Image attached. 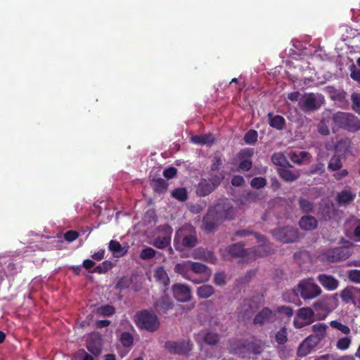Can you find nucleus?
Here are the masks:
<instances>
[{
    "label": "nucleus",
    "instance_id": "ea45409f",
    "mask_svg": "<svg viewBox=\"0 0 360 360\" xmlns=\"http://www.w3.org/2000/svg\"><path fill=\"white\" fill-rule=\"evenodd\" d=\"M342 167V160L338 155H333L328 164V169L330 171L335 172L340 170Z\"/></svg>",
    "mask_w": 360,
    "mask_h": 360
},
{
    "label": "nucleus",
    "instance_id": "e2e57ef3",
    "mask_svg": "<svg viewBox=\"0 0 360 360\" xmlns=\"http://www.w3.org/2000/svg\"><path fill=\"white\" fill-rule=\"evenodd\" d=\"M244 310V313L243 314V316L244 319H248L250 318L255 312L252 307L251 306L250 304V301L249 300H245L244 302V304L243 306V307H246Z\"/></svg>",
    "mask_w": 360,
    "mask_h": 360
},
{
    "label": "nucleus",
    "instance_id": "423d86ee",
    "mask_svg": "<svg viewBox=\"0 0 360 360\" xmlns=\"http://www.w3.org/2000/svg\"><path fill=\"white\" fill-rule=\"evenodd\" d=\"M164 347L172 354L188 356L193 349V345L189 339L181 340L179 341H166Z\"/></svg>",
    "mask_w": 360,
    "mask_h": 360
},
{
    "label": "nucleus",
    "instance_id": "f8f14e48",
    "mask_svg": "<svg viewBox=\"0 0 360 360\" xmlns=\"http://www.w3.org/2000/svg\"><path fill=\"white\" fill-rule=\"evenodd\" d=\"M324 91L328 94L331 100L338 103L341 107L347 103V93L342 89H336L333 86H327Z\"/></svg>",
    "mask_w": 360,
    "mask_h": 360
},
{
    "label": "nucleus",
    "instance_id": "a878e982",
    "mask_svg": "<svg viewBox=\"0 0 360 360\" xmlns=\"http://www.w3.org/2000/svg\"><path fill=\"white\" fill-rule=\"evenodd\" d=\"M297 317L306 322L307 324H311L314 321V312L310 307H302L298 309Z\"/></svg>",
    "mask_w": 360,
    "mask_h": 360
},
{
    "label": "nucleus",
    "instance_id": "7c9ffc66",
    "mask_svg": "<svg viewBox=\"0 0 360 360\" xmlns=\"http://www.w3.org/2000/svg\"><path fill=\"white\" fill-rule=\"evenodd\" d=\"M169 235L155 238L153 245L158 249H164L169 245L171 242L172 229L168 226Z\"/></svg>",
    "mask_w": 360,
    "mask_h": 360
},
{
    "label": "nucleus",
    "instance_id": "9b49d317",
    "mask_svg": "<svg viewBox=\"0 0 360 360\" xmlns=\"http://www.w3.org/2000/svg\"><path fill=\"white\" fill-rule=\"evenodd\" d=\"M299 106L302 111L307 112L318 110L321 105L317 101L315 94L310 93L300 100Z\"/></svg>",
    "mask_w": 360,
    "mask_h": 360
},
{
    "label": "nucleus",
    "instance_id": "20e7f679",
    "mask_svg": "<svg viewBox=\"0 0 360 360\" xmlns=\"http://www.w3.org/2000/svg\"><path fill=\"white\" fill-rule=\"evenodd\" d=\"M198 243L195 233H186V230L179 229L174 238V246L176 250L182 252L186 249H191Z\"/></svg>",
    "mask_w": 360,
    "mask_h": 360
},
{
    "label": "nucleus",
    "instance_id": "13d9d810",
    "mask_svg": "<svg viewBox=\"0 0 360 360\" xmlns=\"http://www.w3.org/2000/svg\"><path fill=\"white\" fill-rule=\"evenodd\" d=\"M354 290L352 291V290L349 288H345L343 290H342L340 293V297L342 300L345 302H348L349 301H352L354 300Z\"/></svg>",
    "mask_w": 360,
    "mask_h": 360
},
{
    "label": "nucleus",
    "instance_id": "7ed1b4c3",
    "mask_svg": "<svg viewBox=\"0 0 360 360\" xmlns=\"http://www.w3.org/2000/svg\"><path fill=\"white\" fill-rule=\"evenodd\" d=\"M134 321L138 328L152 333L156 331L160 326L157 315L146 310L137 312L134 316Z\"/></svg>",
    "mask_w": 360,
    "mask_h": 360
},
{
    "label": "nucleus",
    "instance_id": "72a5a7b5",
    "mask_svg": "<svg viewBox=\"0 0 360 360\" xmlns=\"http://www.w3.org/2000/svg\"><path fill=\"white\" fill-rule=\"evenodd\" d=\"M352 141L348 138L341 139L337 141L335 145V149L336 151L345 154L351 148Z\"/></svg>",
    "mask_w": 360,
    "mask_h": 360
},
{
    "label": "nucleus",
    "instance_id": "680f3d73",
    "mask_svg": "<svg viewBox=\"0 0 360 360\" xmlns=\"http://www.w3.org/2000/svg\"><path fill=\"white\" fill-rule=\"evenodd\" d=\"M321 358L326 359V360H354L352 356H338L333 354L322 356Z\"/></svg>",
    "mask_w": 360,
    "mask_h": 360
},
{
    "label": "nucleus",
    "instance_id": "b1692460",
    "mask_svg": "<svg viewBox=\"0 0 360 360\" xmlns=\"http://www.w3.org/2000/svg\"><path fill=\"white\" fill-rule=\"evenodd\" d=\"M280 177L285 181L292 182L296 181L300 176L299 170L291 171L286 167H281L278 169Z\"/></svg>",
    "mask_w": 360,
    "mask_h": 360
},
{
    "label": "nucleus",
    "instance_id": "bb28decb",
    "mask_svg": "<svg viewBox=\"0 0 360 360\" xmlns=\"http://www.w3.org/2000/svg\"><path fill=\"white\" fill-rule=\"evenodd\" d=\"M108 250L115 257H121L127 252V248L122 247L117 240H111L108 244Z\"/></svg>",
    "mask_w": 360,
    "mask_h": 360
},
{
    "label": "nucleus",
    "instance_id": "c9c22d12",
    "mask_svg": "<svg viewBox=\"0 0 360 360\" xmlns=\"http://www.w3.org/2000/svg\"><path fill=\"white\" fill-rule=\"evenodd\" d=\"M214 292V288L210 285H202L197 288L196 293L200 298L206 299Z\"/></svg>",
    "mask_w": 360,
    "mask_h": 360
},
{
    "label": "nucleus",
    "instance_id": "4c0bfd02",
    "mask_svg": "<svg viewBox=\"0 0 360 360\" xmlns=\"http://www.w3.org/2000/svg\"><path fill=\"white\" fill-rule=\"evenodd\" d=\"M155 279L162 283L165 287L169 285V278L163 267H159L155 272Z\"/></svg>",
    "mask_w": 360,
    "mask_h": 360
},
{
    "label": "nucleus",
    "instance_id": "393cba45",
    "mask_svg": "<svg viewBox=\"0 0 360 360\" xmlns=\"http://www.w3.org/2000/svg\"><path fill=\"white\" fill-rule=\"evenodd\" d=\"M173 306V302L167 295L161 297L155 303V308L158 312L166 313L168 310L171 309Z\"/></svg>",
    "mask_w": 360,
    "mask_h": 360
},
{
    "label": "nucleus",
    "instance_id": "9d476101",
    "mask_svg": "<svg viewBox=\"0 0 360 360\" xmlns=\"http://www.w3.org/2000/svg\"><path fill=\"white\" fill-rule=\"evenodd\" d=\"M172 291L174 297L179 302H188L192 298L191 289L188 285L174 283L172 286Z\"/></svg>",
    "mask_w": 360,
    "mask_h": 360
},
{
    "label": "nucleus",
    "instance_id": "c85d7f7f",
    "mask_svg": "<svg viewBox=\"0 0 360 360\" xmlns=\"http://www.w3.org/2000/svg\"><path fill=\"white\" fill-rule=\"evenodd\" d=\"M299 225L302 229L311 231L317 227L318 221L315 217L307 215L301 217Z\"/></svg>",
    "mask_w": 360,
    "mask_h": 360
},
{
    "label": "nucleus",
    "instance_id": "4468645a",
    "mask_svg": "<svg viewBox=\"0 0 360 360\" xmlns=\"http://www.w3.org/2000/svg\"><path fill=\"white\" fill-rule=\"evenodd\" d=\"M202 223L204 230L207 232H211L218 226L221 221L217 218V215L210 207L206 214L203 217Z\"/></svg>",
    "mask_w": 360,
    "mask_h": 360
},
{
    "label": "nucleus",
    "instance_id": "de8ad7c7",
    "mask_svg": "<svg viewBox=\"0 0 360 360\" xmlns=\"http://www.w3.org/2000/svg\"><path fill=\"white\" fill-rule=\"evenodd\" d=\"M157 254H160V252L155 251L152 248L148 247L141 250L140 257L142 259L147 260L152 259L153 257H157Z\"/></svg>",
    "mask_w": 360,
    "mask_h": 360
},
{
    "label": "nucleus",
    "instance_id": "bf43d9fd",
    "mask_svg": "<svg viewBox=\"0 0 360 360\" xmlns=\"http://www.w3.org/2000/svg\"><path fill=\"white\" fill-rule=\"evenodd\" d=\"M276 311L279 314H283L288 318H290L293 315V309L289 306L282 305L279 306L276 309Z\"/></svg>",
    "mask_w": 360,
    "mask_h": 360
},
{
    "label": "nucleus",
    "instance_id": "37998d69",
    "mask_svg": "<svg viewBox=\"0 0 360 360\" xmlns=\"http://www.w3.org/2000/svg\"><path fill=\"white\" fill-rule=\"evenodd\" d=\"M113 264L112 262L105 260L102 263L99 264L96 266L92 271L91 273H98V274H105L110 270L112 267Z\"/></svg>",
    "mask_w": 360,
    "mask_h": 360
},
{
    "label": "nucleus",
    "instance_id": "1a4fd4ad",
    "mask_svg": "<svg viewBox=\"0 0 360 360\" xmlns=\"http://www.w3.org/2000/svg\"><path fill=\"white\" fill-rule=\"evenodd\" d=\"M253 154V149L248 148L241 149L238 153L237 158L239 160V163L236 169L237 172H243L250 170L252 167V157Z\"/></svg>",
    "mask_w": 360,
    "mask_h": 360
},
{
    "label": "nucleus",
    "instance_id": "864d4df0",
    "mask_svg": "<svg viewBox=\"0 0 360 360\" xmlns=\"http://www.w3.org/2000/svg\"><path fill=\"white\" fill-rule=\"evenodd\" d=\"M120 341L124 347H128L132 345L134 338L129 332H123L120 335Z\"/></svg>",
    "mask_w": 360,
    "mask_h": 360
},
{
    "label": "nucleus",
    "instance_id": "58836bf2",
    "mask_svg": "<svg viewBox=\"0 0 360 360\" xmlns=\"http://www.w3.org/2000/svg\"><path fill=\"white\" fill-rule=\"evenodd\" d=\"M326 168L325 165L323 162H317L310 166L309 170L307 172L308 176L314 174L322 175L325 173Z\"/></svg>",
    "mask_w": 360,
    "mask_h": 360
},
{
    "label": "nucleus",
    "instance_id": "5701e85b",
    "mask_svg": "<svg viewBox=\"0 0 360 360\" xmlns=\"http://www.w3.org/2000/svg\"><path fill=\"white\" fill-rule=\"evenodd\" d=\"M267 117L269 119V124L271 127L279 131L284 129L286 122L283 116L278 115H274L272 112H269Z\"/></svg>",
    "mask_w": 360,
    "mask_h": 360
},
{
    "label": "nucleus",
    "instance_id": "ddd939ff",
    "mask_svg": "<svg viewBox=\"0 0 360 360\" xmlns=\"http://www.w3.org/2000/svg\"><path fill=\"white\" fill-rule=\"evenodd\" d=\"M244 246L245 244L242 242L233 243L228 246L226 251L231 257L244 258L246 255L252 252V249H245Z\"/></svg>",
    "mask_w": 360,
    "mask_h": 360
},
{
    "label": "nucleus",
    "instance_id": "473e14b6",
    "mask_svg": "<svg viewBox=\"0 0 360 360\" xmlns=\"http://www.w3.org/2000/svg\"><path fill=\"white\" fill-rule=\"evenodd\" d=\"M191 140L193 143L196 144H207L210 145L214 142V137L211 134H203V135H196L191 137Z\"/></svg>",
    "mask_w": 360,
    "mask_h": 360
},
{
    "label": "nucleus",
    "instance_id": "603ef678",
    "mask_svg": "<svg viewBox=\"0 0 360 360\" xmlns=\"http://www.w3.org/2000/svg\"><path fill=\"white\" fill-rule=\"evenodd\" d=\"M250 186L253 188L260 189L266 185V179L264 177H254L250 181Z\"/></svg>",
    "mask_w": 360,
    "mask_h": 360
},
{
    "label": "nucleus",
    "instance_id": "cd10ccee",
    "mask_svg": "<svg viewBox=\"0 0 360 360\" xmlns=\"http://www.w3.org/2000/svg\"><path fill=\"white\" fill-rule=\"evenodd\" d=\"M191 270L196 274H202L207 280L211 275V270L206 265L196 262L191 261Z\"/></svg>",
    "mask_w": 360,
    "mask_h": 360
},
{
    "label": "nucleus",
    "instance_id": "5fc2aeb1",
    "mask_svg": "<svg viewBox=\"0 0 360 360\" xmlns=\"http://www.w3.org/2000/svg\"><path fill=\"white\" fill-rule=\"evenodd\" d=\"M352 343V339L350 337H344L339 339L336 343V347L340 350L347 349Z\"/></svg>",
    "mask_w": 360,
    "mask_h": 360
},
{
    "label": "nucleus",
    "instance_id": "f704fd0d",
    "mask_svg": "<svg viewBox=\"0 0 360 360\" xmlns=\"http://www.w3.org/2000/svg\"><path fill=\"white\" fill-rule=\"evenodd\" d=\"M151 186L155 192L164 193L167 190L168 184L165 179L158 178L152 180Z\"/></svg>",
    "mask_w": 360,
    "mask_h": 360
},
{
    "label": "nucleus",
    "instance_id": "774afa93",
    "mask_svg": "<svg viewBox=\"0 0 360 360\" xmlns=\"http://www.w3.org/2000/svg\"><path fill=\"white\" fill-rule=\"evenodd\" d=\"M79 237V233L76 231L70 230L65 233L64 238L68 242H72Z\"/></svg>",
    "mask_w": 360,
    "mask_h": 360
},
{
    "label": "nucleus",
    "instance_id": "dca6fc26",
    "mask_svg": "<svg viewBox=\"0 0 360 360\" xmlns=\"http://www.w3.org/2000/svg\"><path fill=\"white\" fill-rule=\"evenodd\" d=\"M174 272L181 275L184 278L191 281L195 283H199L200 281L192 278L191 274V261H184L177 263L174 266Z\"/></svg>",
    "mask_w": 360,
    "mask_h": 360
},
{
    "label": "nucleus",
    "instance_id": "f3484780",
    "mask_svg": "<svg viewBox=\"0 0 360 360\" xmlns=\"http://www.w3.org/2000/svg\"><path fill=\"white\" fill-rule=\"evenodd\" d=\"M317 279L320 284L328 290H335L339 285V281L335 277L328 274H319Z\"/></svg>",
    "mask_w": 360,
    "mask_h": 360
},
{
    "label": "nucleus",
    "instance_id": "3c124183",
    "mask_svg": "<svg viewBox=\"0 0 360 360\" xmlns=\"http://www.w3.org/2000/svg\"><path fill=\"white\" fill-rule=\"evenodd\" d=\"M351 101L353 110L360 115V94L354 92L351 95Z\"/></svg>",
    "mask_w": 360,
    "mask_h": 360
},
{
    "label": "nucleus",
    "instance_id": "69168bd1",
    "mask_svg": "<svg viewBox=\"0 0 360 360\" xmlns=\"http://www.w3.org/2000/svg\"><path fill=\"white\" fill-rule=\"evenodd\" d=\"M348 278L354 283H360V270L352 269L348 272Z\"/></svg>",
    "mask_w": 360,
    "mask_h": 360
},
{
    "label": "nucleus",
    "instance_id": "a19ab883",
    "mask_svg": "<svg viewBox=\"0 0 360 360\" xmlns=\"http://www.w3.org/2000/svg\"><path fill=\"white\" fill-rule=\"evenodd\" d=\"M327 326L323 323H319L312 326V331L315 333L318 340H321L326 335Z\"/></svg>",
    "mask_w": 360,
    "mask_h": 360
},
{
    "label": "nucleus",
    "instance_id": "49530a36",
    "mask_svg": "<svg viewBox=\"0 0 360 360\" xmlns=\"http://www.w3.org/2000/svg\"><path fill=\"white\" fill-rule=\"evenodd\" d=\"M298 203L303 212L309 213L312 212L314 209V203L307 199L300 198L298 200Z\"/></svg>",
    "mask_w": 360,
    "mask_h": 360
},
{
    "label": "nucleus",
    "instance_id": "f03ea898",
    "mask_svg": "<svg viewBox=\"0 0 360 360\" xmlns=\"http://www.w3.org/2000/svg\"><path fill=\"white\" fill-rule=\"evenodd\" d=\"M332 120L338 127L349 132L355 133L360 130V120L352 113L338 112L333 115Z\"/></svg>",
    "mask_w": 360,
    "mask_h": 360
},
{
    "label": "nucleus",
    "instance_id": "4be33fe9",
    "mask_svg": "<svg viewBox=\"0 0 360 360\" xmlns=\"http://www.w3.org/2000/svg\"><path fill=\"white\" fill-rule=\"evenodd\" d=\"M311 339L312 337L309 336L302 342L297 349V356L303 357L311 353V350L316 345V342H311Z\"/></svg>",
    "mask_w": 360,
    "mask_h": 360
},
{
    "label": "nucleus",
    "instance_id": "6e6552de",
    "mask_svg": "<svg viewBox=\"0 0 360 360\" xmlns=\"http://www.w3.org/2000/svg\"><path fill=\"white\" fill-rule=\"evenodd\" d=\"M272 235L274 238L283 243H292L299 239L297 229L290 226L276 228L272 231Z\"/></svg>",
    "mask_w": 360,
    "mask_h": 360
},
{
    "label": "nucleus",
    "instance_id": "2f4dec72",
    "mask_svg": "<svg viewBox=\"0 0 360 360\" xmlns=\"http://www.w3.org/2000/svg\"><path fill=\"white\" fill-rule=\"evenodd\" d=\"M353 229L347 230V236L356 242H360V219L354 218Z\"/></svg>",
    "mask_w": 360,
    "mask_h": 360
},
{
    "label": "nucleus",
    "instance_id": "c756f323",
    "mask_svg": "<svg viewBox=\"0 0 360 360\" xmlns=\"http://www.w3.org/2000/svg\"><path fill=\"white\" fill-rule=\"evenodd\" d=\"M250 235H253L258 243H265L266 241V238L264 236L248 229H240L235 231L233 233L234 236L240 238H245Z\"/></svg>",
    "mask_w": 360,
    "mask_h": 360
},
{
    "label": "nucleus",
    "instance_id": "052dcab7",
    "mask_svg": "<svg viewBox=\"0 0 360 360\" xmlns=\"http://www.w3.org/2000/svg\"><path fill=\"white\" fill-rule=\"evenodd\" d=\"M223 179L224 175L222 174H212L210 176V178L207 180L210 181V183L212 184V185L214 186V189H216L220 185Z\"/></svg>",
    "mask_w": 360,
    "mask_h": 360
},
{
    "label": "nucleus",
    "instance_id": "6ab92c4d",
    "mask_svg": "<svg viewBox=\"0 0 360 360\" xmlns=\"http://www.w3.org/2000/svg\"><path fill=\"white\" fill-rule=\"evenodd\" d=\"M231 352L243 354L250 350V342L247 340H236L231 343Z\"/></svg>",
    "mask_w": 360,
    "mask_h": 360
},
{
    "label": "nucleus",
    "instance_id": "39448f33",
    "mask_svg": "<svg viewBox=\"0 0 360 360\" xmlns=\"http://www.w3.org/2000/svg\"><path fill=\"white\" fill-rule=\"evenodd\" d=\"M352 255L349 248L344 246L328 249L320 254L319 259L323 262L334 263L348 259Z\"/></svg>",
    "mask_w": 360,
    "mask_h": 360
},
{
    "label": "nucleus",
    "instance_id": "412c9836",
    "mask_svg": "<svg viewBox=\"0 0 360 360\" xmlns=\"http://www.w3.org/2000/svg\"><path fill=\"white\" fill-rule=\"evenodd\" d=\"M356 198V193L350 189H344L338 193L336 202L340 205H347L352 202Z\"/></svg>",
    "mask_w": 360,
    "mask_h": 360
},
{
    "label": "nucleus",
    "instance_id": "4d7b16f0",
    "mask_svg": "<svg viewBox=\"0 0 360 360\" xmlns=\"http://www.w3.org/2000/svg\"><path fill=\"white\" fill-rule=\"evenodd\" d=\"M131 283V280L128 277H122L120 278L116 284V288L124 290L128 288Z\"/></svg>",
    "mask_w": 360,
    "mask_h": 360
},
{
    "label": "nucleus",
    "instance_id": "338daca9",
    "mask_svg": "<svg viewBox=\"0 0 360 360\" xmlns=\"http://www.w3.org/2000/svg\"><path fill=\"white\" fill-rule=\"evenodd\" d=\"M349 70L351 78L354 81L360 82V70L353 64L349 67Z\"/></svg>",
    "mask_w": 360,
    "mask_h": 360
},
{
    "label": "nucleus",
    "instance_id": "e433bc0d",
    "mask_svg": "<svg viewBox=\"0 0 360 360\" xmlns=\"http://www.w3.org/2000/svg\"><path fill=\"white\" fill-rule=\"evenodd\" d=\"M272 162L282 167H292L285 155L281 153H274L271 157Z\"/></svg>",
    "mask_w": 360,
    "mask_h": 360
},
{
    "label": "nucleus",
    "instance_id": "0e129e2a",
    "mask_svg": "<svg viewBox=\"0 0 360 360\" xmlns=\"http://www.w3.org/2000/svg\"><path fill=\"white\" fill-rule=\"evenodd\" d=\"M214 283L217 285L222 286L226 284V275L224 272H218L215 274L214 277Z\"/></svg>",
    "mask_w": 360,
    "mask_h": 360
},
{
    "label": "nucleus",
    "instance_id": "09e8293b",
    "mask_svg": "<svg viewBox=\"0 0 360 360\" xmlns=\"http://www.w3.org/2000/svg\"><path fill=\"white\" fill-rule=\"evenodd\" d=\"M223 166V160L221 155L215 154L212 160V164L210 165V169L212 172L218 171Z\"/></svg>",
    "mask_w": 360,
    "mask_h": 360
},
{
    "label": "nucleus",
    "instance_id": "79ce46f5",
    "mask_svg": "<svg viewBox=\"0 0 360 360\" xmlns=\"http://www.w3.org/2000/svg\"><path fill=\"white\" fill-rule=\"evenodd\" d=\"M203 341L208 345H216L219 341V335L217 333L208 331L204 335Z\"/></svg>",
    "mask_w": 360,
    "mask_h": 360
},
{
    "label": "nucleus",
    "instance_id": "a211bd4d",
    "mask_svg": "<svg viewBox=\"0 0 360 360\" xmlns=\"http://www.w3.org/2000/svg\"><path fill=\"white\" fill-rule=\"evenodd\" d=\"M102 340L100 336L94 335L88 339L86 348L94 356H98L102 351Z\"/></svg>",
    "mask_w": 360,
    "mask_h": 360
},
{
    "label": "nucleus",
    "instance_id": "c03bdc74",
    "mask_svg": "<svg viewBox=\"0 0 360 360\" xmlns=\"http://www.w3.org/2000/svg\"><path fill=\"white\" fill-rule=\"evenodd\" d=\"M115 313V308L110 304H105L97 309V314L102 316H111Z\"/></svg>",
    "mask_w": 360,
    "mask_h": 360
},
{
    "label": "nucleus",
    "instance_id": "2eb2a0df",
    "mask_svg": "<svg viewBox=\"0 0 360 360\" xmlns=\"http://www.w3.org/2000/svg\"><path fill=\"white\" fill-rule=\"evenodd\" d=\"M275 316V314L269 307H264L255 315L253 323L262 326L265 323H272L276 319Z\"/></svg>",
    "mask_w": 360,
    "mask_h": 360
},
{
    "label": "nucleus",
    "instance_id": "f257e3e1",
    "mask_svg": "<svg viewBox=\"0 0 360 360\" xmlns=\"http://www.w3.org/2000/svg\"><path fill=\"white\" fill-rule=\"evenodd\" d=\"M292 293L301 297L304 300H313L319 297L321 292V288L317 285L313 278H307L299 281L292 290Z\"/></svg>",
    "mask_w": 360,
    "mask_h": 360
},
{
    "label": "nucleus",
    "instance_id": "a18cd8bd",
    "mask_svg": "<svg viewBox=\"0 0 360 360\" xmlns=\"http://www.w3.org/2000/svg\"><path fill=\"white\" fill-rule=\"evenodd\" d=\"M172 195L173 198L181 202H184L188 198V193L185 188L174 189L172 193Z\"/></svg>",
    "mask_w": 360,
    "mask_h": 360
},
{
    "label": "nucleus",
    "instance_id": "6e6d98bb",
    "mask_svg": "<svg viewBox=\"0 0 360 360\" xmlns=\"http://www.w3.org/2000/svg\"><path fill=\"white\" fill-rule=\"evenodd\" d=\"M258 134L254 129L249 130L244 136V141L248 144H254L257 141Z\"/></svg>",
    "mask_w": 360,
    "mask_h": 360
},
{
    "label": "nucleus",
    "instance_id": "aec40b11",
    "mask_svg": "<svg viewBox=\"0 0 360 360\" xmlns=\"http://www.w3.org/2000/svg\"><path fill=\"white\" fill-rule=\"evenodd\" d=\"M214 186L206 179H201L196 186V194L200 197H205L210 195L214 191Z\"/></svg>",
    "mask_w": 360,
    "mask_h": 360
},
{
    "label": "nucleus",
    "instance_id": "0eeeda50",
    "mask_svg": "<svg viewBox=\"0 0 360 360\" xmlns=\"http://www.w3.org/2000/svg\"><path fill=\"white\" fill-rule=\"evenodd\" d=\"M210 207L221 222L234 219L236 214L235 209L228 200H222Z\"/></svg>",
    "mask_w": 360,
    "mask_h": 360
},
{
    "label": "nucleus",
    "instance_id": "8fccbe9b",
    "mask_svg": "<svg viewBox=\"0 0 360 360\" xmlns=\"http://www.w3.org/2000/svg\"><path fill=\"white\" fill-rule=\"evenodd\" d=\"M275 340L279 345L285 344L288 340L287 329L285 327L281 328L275 335Z\"/></svg>",
    "mask_w": 360,
    "mask_h": 360
}]
</instances>
